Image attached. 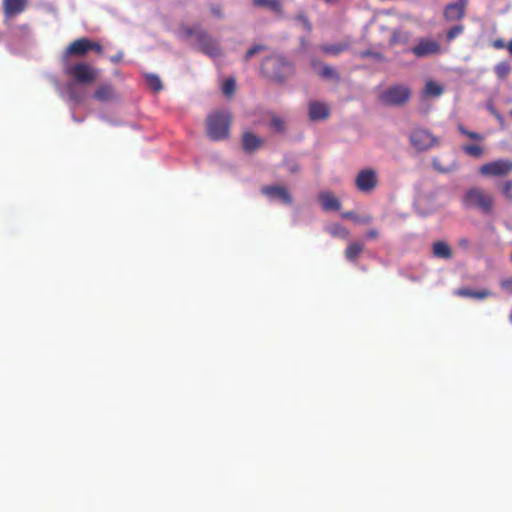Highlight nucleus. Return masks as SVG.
<instances>
[{
  "instance_id": "8",
  "label": "nucleus",
  "mask_w": 512,
  "mask_h": 512,
  "mask_svg": "<svg viewBox=\"0 0 512 512\" xmlns=\"http://www.w3.org/2000/svg\"><path fill=\"white\" fill-rule=\"evenodd\" d=\"M377 184L376 172L371 168L359 171L355 178V186L360 192L369 193L376 188Z\"/></svg>"
},
{
  "instance_id": "23",
  "label": "nucleus",
  "mask_w": 512,
  "mask_h": 512,
  "mask_svg": "<svg viewBox=\"0 0 512 512\" xmlns=\"http://www.w3.org/2000/svg\"><path fill=\"white\" fill-rule=\"evenodd\" d=\"M252 3L257 7H265L271 11L282 14L283 8L280 0H252Z\"/></svg>"
},
{
  "instance_id": "31",
  "label": "nucleus",
  "mask_w": 512,
  "mask_h": 512,
  "mask_svg": "<svg viewBox=\"0 0 512 512\" xmlns=\"http://www.w3.org/2000/svg\"><path fill=\"white\" fill-rule=\"evenodd\" d=\"M236 88V83L233 78H229L225 80V82L222 85V92L225 96H231L234 94Z\"/></svg>"
},
{
  "instance_id": "50",
  "label": "nucleus",
  "mask_w": 512,
  "mask_h": 512,
  "mask_svg": "<svg viewBox=\"0 0 512 512\" xmlns=\"http://www.w3.org/2000/svg\"><path fill=\"white\" fill-rule=\"evenodd\" d=\"M510 320H511V322H512V310H511V314H510Z\"/></svg>"
},
{
  "instance_id": "18",
  "label": "nucleus",
  "mask_w": 512,
  "mask_h": 512,
  "mask_svg": "<svg viewBox=\"0 0 512 512\" xmlns=\"http://www.w3.org/2000/svg\"><path fill=\"white\" fill-rule=\"evenodd\" d=\"M242 145L246 152L252 153L263 145V141L251 132H244L242 136Z\"/></svg>"
},
{
  "instance_id": "11",
  "label": "nucleus",
  "mask_w": 512,
  "mask_h": 512,
  "mask_svg": "<svg viewBox=\"0 0 512 512\" xmlns=\"http://www.w3.org/2000/svg\"><path fill=\"white\" fill-rule=\"evenodd\" d=\"M261 192L270 199H279L284 204L290 205L292 203V196L287 188L278 185L264 186Z\"/></svg>"
},
{
  "instance_id": "33",
  "label": "nucleus",
  "mask_w": 512,
  "mask_h": 512,
  "mask_svg": "<svg viewBox=\"0 0 512 512\" xmlns=\"http://www.w3.org/2000/svg\"><path fill=\"white\" fill-rule=\"evenodd\" d=\"M330 233L332 236L347 238L349 236V231L342 226L341 224H335L331 230Z\"/></svg>"
},
{
  "instance_id": "49",
  "label": "nucleus",
  "mask_w": 512,
  "mask_h": 512,
  "mask_svg": "<svg viewBox=\"0 0 512 512\" xmlns=\"http://www.w3.org/2000/svg\"><path fill=\"white\" fill-rule=\"evenodd\" d=\"M317 65H318V62H317V61H315V60H313V61H312V67L315 69Z\"/></svg>"
},
{
  "instance_id": "9",
  "label": "nucleus",
  "mask_w": 512,
  "mask_h": 512,
  "mask_svg": "<svg viewBox=\"0 0 512 512\" xmlns=\"http://www.w3.org/2000/svg\"><path fill=\"white\" fill-rule=\"evenodd\" d=\"M416 57L423 58L440 52V45L431 38H421L410 50Z\"/></svg>"
},
{
  "instance_id": "13",
  "label": "nucleus",
  "mask_w": 512,
  "mask_h": 512,
  "mask_svg": "<svg viewBox=\"0 0 512 512\" xmlns=\"http://www.w3.org/2000/svg\"><path fill=\"white\" fill-rule=\"evenodd\" d=\"M28 0H3L5 19H12L20 15L26 9Z\"/></svg>"
},
{
  "instance_id": "3",
  "label": "nucleus",
  "mask_w": 512,
  "mask_h": 512,
  "mask_svg": "<svg viewBox=\"0 0 512 512\" xmlns=\"http://www.w3.org/2000/svg\"><path fill=\"white\" fill-rule=\"evenodd\" d=\"M467 208H477L484 213H489L493 207V197L479 188H472L466 192L463 198Z\"/></svg>"
},
{
  "instance_id": "43",
  "label": "nucleus",
  "mask_w": 512,
  "mask_h": 512,
  "mask_svg": "<svg viewBox=\"0 0 512 512\" xmlns=\"http://www.w3.org/2000/svg\"><path fill=\"white\" fill-rule=\"evenodd\" d=\"M379 235L378 231L376 229H370L367 233H366V237L368 239H375L377 238Z\"/></svg>"
},
{
  "instance_id": "45",
  "label": "nucleus",
  "mask_w": 512,
  "mask_h": 512,
  "mask_svg": "<svg viewBox=\"0 0 512 512\" xmlns=\"http://www.w3.org/2000/svg\"><path fill=\"white\" fill-rule=\"evenodd\" d=\"M301 19H302V22H303V25H304L305 29L307 31H311L312 26H311L310 21L306 17H304V16H302Z\"/></svg>"
},
{
  "instance_id": "2",
  "label": "nucleus",
  "mask_w": 512,
  "mask_h": 512,
  "mask_svg": "<svg viewBox=\"0 0 512 512\" xmlns=\"http://www.w3.org/2000/svg\"><path fill=\"white\" fill-rule=\"evenodd\" d=\"M231 114L225 111L213 112L206 119L207 135L212 141L229 137Z\"/></svg>"
},
{
  "instance_id": "7",
  "label": "nucleus",
  "mask_w": 512,
  "mask_h": 512,
  "mask_svg": "<svg viewBox=\"0 0 512 512\" xmlns=\"http://www.w3.org/2000/svg\"><path fill=\"white\" fill-rule=\"evenodd\" d=\"M410 143L418 151H424L437 145L438 139L428 130L415 129L410 134Z\"/></svg>"
},
{
  "instance_id": "1",
  "label": "nucleus",
  "mask_w": 512,
  "mask_h": 512,
  "mask_svg": "<svg viewBox=\"0 0 512 512\" xmlns=\"http://www.w3.org/2000/svg\"><path fill=\"white\" fill-rule=\"evenodd\" d=\"M261 72L270 80L283 82L293 74V67L283 56L271 55L262 61Z\"/></svg>"
},
{
  "instance_id": "4",
  "label": "nucleus",
  "mask_w": 512,
  "mask_h": 512,
  "mask_svg": "<svg viewBox=\"0 0 512 512\" xmlns=\"http://www.w3.org/2000/svg\"><path fill=\"white\" fill-rule=\"evenodd\" d=\"M64 72L73 78L74 83L83 85L93 83L98 76V70L87 63H77L66 67Z\"/></svg>"
},
{
  "instance_id": "5",
  "label": "nucleus",
  "mask_w": 512,
  "mask_h": 512,
  "mask_svg": "<svg viewBox=\"0 0 512 512\" xmlns=\"http://www.w3.org/2000/svg\"><path fill=\"white\" fill-rule=\"evenodd\" d=\"M410 96L411 91L407 86L395 85L382 92L380 99L389 106H403L408 102Z\"/></svg>"
},
{
  "instance_id": "41",
  "label": "nucleus",
  "mask_w": 512,
  "mask_h": 512,
  "mask_svg": "<svg viewBox=\"0 0 512 512\" xmlns=\"http://www.w3.org/2000/svg\"><path fill=\"white\" fill-rule=\"evenodd\" d=\"M492 46L495 48V49H503L504 47H506L504 41L502 39H495L493 42H492Z\"/></svg>"
},
{
  "instance_id": "16",
  "label": "nucleus",
  "mask_w": 512,
  "mask_h": 512,
  "mask_svg": "<svg viewBox=\"0 0 512 512\" xmlns=\"http://www.w3.org/2000/svg\"><path fill=\"white\" fill-rule=\"evenodd\" d=\"M318 199L324 211H338L341 208V202L332 192L323 191L319 194Z\"/></svg>"
},
{
  "instance_id": "38",
  "label": "nucleus",
  "mask_w": 512,
  "mask_h": 512,
  "mask_svg": "<svg viewBox=\"0 0 512 512\" xmlns=\"http://www.w3.org/2000/svg\"><path fill=\"white\" fill-rule=\"evenodd\" d=\"M91 50L95 51L98 54L103 53V47L98 42H94L89 39V51Z\"/></svg>"
},
{
  "instance_id": "34",
  "label": "nucleus",
  "mask_w": 512,
  "mask_h": 512,
  "mask_svg": "<svg viewBox=\"0 0 512 512\" xmlns=\"http://www.w3.org/2000/svg\"><path fill=\"white\" fill-rule=\"evenodd\" d=\"M464 31V26L459 24V25H455L453 27H451L448 31H447V40L448 41H452L454 40L457 36H459L460 34H462Z\"/></svg>"
},
{
  "instance_id": "21",
  "label": "nucleus",
  "mask_w": 512,
  "mask_h": 512,
  "mask_svg": "<svg viewBox=\"0 0 512 512\" xmlns=\"http://www.w3.org/2000/svg\"><path fill=\"white\" fill-rule=\"evenodd\" d=\"M350 47L349 43H336V44H323L320 46L321 51L324 54L338 56L341 53L347 51Z\"/></svg>"
},
{
  "instance_id": "27",
  "label": "nucleus",
  "mask_w": 512,
  "mask_h": 512,
  "mask_svg": "<svg viewBox=\"0 0 512 512\" xmlns=\"http://www.w3.org/2000/svg\"><path fill=\"white\" fill-rule=\"evenodd\" d=\"M266 50L267 46L263 44H255L246 51L245 55L243 56V61L248 62L255 55Z\"/></svg>"
},
{
  "instance_id": "22",
  "label": "nucleus",
  "mask_w": 512,
  "mask_h": 512,
  "mask_svg": "<svg viewBox=\"0 0 512 512\" xmlns=\"http://www.w3.org/2000/svg\"><path fill=\"white\" fill-rule=\"evenodd\" d=\"M365 246L361 242L350 243L345 250V257L350 262H355L363 252Z\"/></svg>"
},
{
  "instance_id": "35",
  "label": "nucleus",
  "mask_w": 512,
  "mask_h": 512,
  "mask_svg": "<svg viewBox=\"0 0 512 512\" xmlns=\"http://www.w3.org/2000/svg\"><path fill=\"white\" fill-rule=\"evenodd\" d=\"M458 130L462 135L469 137L472 140L482 141L483 136L479 133L468 131L463 125H458Z\"/></svg>"
},
{
  "instance_id": "32",
  "label": "nucleus",
  "mask_w": 512,
  "mask_h": 512,
  "mask_svg": "<svg viewBox=\"0 0 512 512\" xmlns=\"http://www.w3.org/2000/svg\"><path fill=\"white\" fill-rule=\"evenodd\" d=\"M499 190L507 200L512 201V180L502 183Z\"/></svg>"
},
{
  "instance_id": "19",
  "label": "nucleus",
  "mask_w": 512,
  "mask_h": 512,
  "mask_svg": "<svg viewBox=\"0 0 512 512\" xmlns=\"http://www.w3.org/2000/svg\"><path fill=\"white\" fill-rule=\"evenodd\" d=\"M432 253L436 258L450 259L452 258V250L445 241H435L432 244Z\"/></svg>"
},
{
  "instance_id": "46",
  "label": "nucleus",
  "mask_w": 512,
  "mask_h": 512,
  "mask_svg": "<svg viewBox=\"0 0 512 512\" xmlns=\"http://www.w3.org/2000/svg\"><path fill=\"white\" fill-rule=\"evenodd\" d=\"M342 217H344V218H352L355 221L358 220V217L355 216L353 212H345V213L342 214Z\"/></svg>"
},
{
  "instance_id": "10",
  "label": "nucleus",
  "mask_w": 512,
  "mask_h": 512,
  "mask_svg": "<svg viewBox=\"0 0 512 512\" xmlns=\"http://www.w3.org/2000/svg\"><path fill=\"white\" fill-rule=\"evenodd\" d=\"M197 43L201 50L209 56L220 55V48L216 41L204 30L197 33Z\"/></svg>"
},
{
  "instance_id": "48",
  "label": "nucleus",
  "mask_w": 512,
  "mask_h": 512,
  "mask_svg": "<svg viewBox=\"0 0 512 512\" xmlns=\"http://www.w3.org/2000/svg\"><path fill=\"white\" fill-rule=\"evenodd\" d=\"M459 243H460V245H462V246H467V245H468V240H466V239H462V240H460V242H459Z\"/></svg>"
},
{
  "instance_id": "26",
  "label": "nucleus",
  "mask_w": 512,
  "mask_h": 512,
  "mask_svg": "<svg viewBox=\"0 0 512 512\" xmlns=\"http://www.w3.org/2000/svg\"><path fill=\"white\" fill-rule=\"evenodd\" d=\"M494 72L500 80H504L511 72V66L508 62L502 61L495 65Z\"/></svg>"
},
{
  "instance_id": "15",
  "label": "nucleus",
  "mask_w": 512,
  "mask_h": 512,
  "mask_svg": "<svg viewBox=\"0 0 512 512\" xmlns=\"http://www.w3.org/2000/svg\"><path fill=\"white\" fill-rule=\"evenodd\" d=\"M89 52V39L79 38L69 44L65 50L68 56H84Z\"/></svg>"
},
{
  "instance_id": "29",
  "label": "nucleus",
  "mask_w": 512,
  "mask_h": 512,
  "mask_svg": "<svg viewBox=\"0 0 512 512\" xmlns=\"http://www.w3.org/2000/svg\"><path fill=\"white\" fill-rule=\"evenodd\" d=\"M146 82L154 91L159 92L162 90L163 86L160 78L154 74H148L146 76Z\"/></svg>"
},
{
  "instance_id": "30",
  "label": "nucleus",
  "mask_w": 512,
  "mask_h": 512,
  "mask_svg": "<svg viewBox=\"0 0 512 512\" xmlns=\"http://www.w3.org/2000/svg\"><path fill=\"white\" fill-rule=\"evenodd\" d=\"M66 91L70 97L71 100L75 102H81L82 101V94L78 93L76 90V83L69 82L66 84Z\"/></svg>"
},
{
  "instance_id": "47",
  "label": "nucleus",
  "mask_w": 512,
  "mask_h": 512,
  "mask_svg": "<svg viewBox=\"0 0 512 512\" xmlns=\"http://www.w3.org/2000/svg\"><path fill=\"white\" fill-rule=\"evenodd\" d=\"M506 48H507L508 52L510 53V55L512 56V39L508 42V44L506 45Z\"/></svg>"
},
{
  "instance_id": "28",
  "label": "nucleus",
  "mask_w": 512,
  "mask_h": 512,
  "mask_svg": "<svg viewBox=\"0 0 512 512\" xmlns=\"http://www.w3.org/2000/svg\"><path fill=\"white\" fill-rule=\"evenodd\" d=\"M462 150L467 155L473 156L475 158H480L483 155V148L476 144H468L462 147Z\"/></svg>"
},
{
  "instance_id": "44",
  "label": "nucleus",
  "mask_w": 512,
  "mask_h": 512,
  "mask_svg": "<svg viewBox=\"0 0 512 512\" xmlns=\"http://www.w3.org/2000/svg\"><path fill=\"white\" fill-rule=\"evenodd\" d=\"M211 11L216 17H222V8L220 6H213Z\"/></svg>"
},
{
  "instance_id": "36",
  "label": "nucleus",
  "mask_w": 512,
  "mask_h": 512,
  "mask_svg": "<svg viewBox=\"0 0 512 512\" xmlns=\"http://www.w3.org/2000/svg\"><path fill=\"white\" fill-rule=\"evenodd\" d=\"M270 126L277 132H283L285 128V123L282 119L275 117L271 120Z\"/></svg>"
},
{
  "instance_id": "17",
  "label": "nucleus",
  "mask_w": 512,
  "mask_h": 512,
  "mask_svg": "<svg viewBox=\"0 0 512 512\" xmlns=\"http://www.w3.org/2000/svg\"><path fill=\"white\" fill-rule=\"evenodd\" d=\"M116 97L115 89L110 83H103L94 92V98L100 102H110Z\"/></svg>"
},
{
  "instance_id": "14",
  "label": "nucleus",
  "mask_w": 512,
  "mask_h": 512,
  "mask_svg": "<svg viewBox=\"0 0 512 512\" xmlns=\"http://www.w3.org/2000/svg\"><path fill=\"white\" fill-rule=\"evenodd\" d=\"M465 1L448 4L444 9V18L447 21L461 20L465 16Z\"/></svg>"
},
{
  "instance_id": "12",
  "label": "nucleus",
  "mask_w": 512,
  "mask_h": 512,
  "mask_svg": "<svg viewBox=\"0 0 512 512\" xmlns=\"http://www.w3.org/2000/svg\"><path fill=\"white\" fill-rule=\"evenodd\" d=\"M308 116L311 121L325 120L330 116V109L323 102L310 101L308 104Z\"/></svg>"
},
{
  "instance_id": "40",
  "label": "nucleus",
  "mask_w": 512,
  "mask_h": 512,
  "mask_svg": "<svg viewBox=\"0 0 512 512\" xmlns=\"http://www.w3.org/2000/svg\"><path fill=\"white\" fill-rule=\"evenodd\" d=\"M361 58H367V57H380L379 53L372 52L371 50H365L360 53Z\"/></svg>"
},
{
  "instance_id": "42",
  "label": "nucleus",
  "mask_w": 512,
  "mask_h": 512,
  "mask_svg": "<svg viewBox=\"0 0 512 512\" xmlns=\"http://www.w3.org/2000/svg\"><path fill=\"white\" fill-rule=\"evenodd\" d=\"M123 58V52H118L116 55L110 57L112 63H119Z\"/></svg>"
},
{
  "instance_id": "51",
  "label": "nucleus",
  "mask_w": 512,
  "mask_h": 512,
  "mask_svg": "<svg viewBox=\"0 0 512 512\" xmlns=\"http://www.w3.org/2000/svg\"><path fill=\"white\" fill-rule=\"evenodd\" d=\"M510 116H511V118H512V110L510 111Z\"/></svg>"
},
{
  "instance_id": "39",
  "label": "nucleus",
  "mask_w": 512,
  "mask_h": 512,
  "mask_svg": "<svg viewBox=\"0 0 512 512\" xmlns=\"http://www.w3.org/2000/svg\"><path fill=\"white\" fill-rule=\"evenodd\" d=\"M500 285L503 289L512 292V278L502 280Z\"/></svg>"
},
{
  "instance_id": "6",
  "label": "nucleus",
  "mask_w": 512,
  "mask_h": 512,
  "mask_svg": "<svg viewBox=\"0 0 512 512\" xmlns=\"http://www.w3.org/2000/svg\"><path fill=\"white\" fill-rule=\"evenodd\" d=\"M479 173L486 177H505L512 173V160L497 159L483 164Z\"/></svg>"
},
{
  "instance_id": "37",
  "label": "nucleus",
  "mask_w": 512,
  "mask_h": 512,
  "mask_svg": "<svg viewBox=\"0 0 512 512\" xmlns=\"http://www.w3.org/2000/svg\"><path fill=\"white\" fill-rule=\"evenodd\" d=\"M200 30L201 29H199L197 27H185V28H183V32H184V35H185L186 38L195 37L197 39V33Z\"/></svg>"
},
{
  "instance_id": "24",
  "label": "nucleus",
  "mask_w": 512,
  "mask_h": 512,
  "mask_svg": "<svg viewBox=\"0 0 512 512\" xmlns=\"http://www.w3.org/2000/svg\"><path fill=\"white\" fill-rule=\"evenodd\" d=\"M317 74L321 78L326 79V80H332V81H335V82H339L340 81V75L336 71V69L333 68L332 66L327 65V64H323L321 69L317 72Z\"/></svg>"
},
{
  "instance_id": "25",
  "label": "nucleus",
  "mask_w": 512,
  "mask_h": 512,
  "mask_svg": "<svg viewBox=\"0 0 512 512\" xmlns=\"http://www.w3.org/2000/svg\"><path fill=\"white\" fill-rule=\"evenodd\" d=\"M443 91V87L432 80L427 81L425 84L424 94L427 96L439 97Z\"/></svg>"
},
{
  "instance_id": "20",
  "label": "nucleus",
  "mask_w": 512,
  "mask_h": 512,
  "mask_svg": "<svg viewBox=\"0 0 512 512\" xmlns=\"http://www.w3.org/2000/svg\"><path fill=\"white\" fill-rule=\"evenodd\" d=\"M454 294L459 297H470V298L483 300V299L487 298L488 296H490L491 293H490V291H488L486 289H482L479 291H473L469 288H459L454 291Z\"/></svg>"
}]
</instances>
